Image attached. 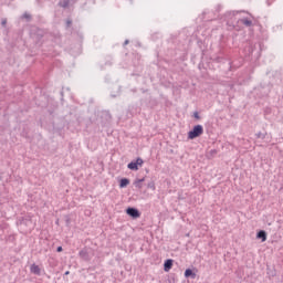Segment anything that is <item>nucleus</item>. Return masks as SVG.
Returning <instances> with one entry per match:
<instances>
[{"label":"nucleus","mask_w":283,"mask_h":283,"mask_svg":"<svg viewBox=\"0 0 283 283\" xmlns=\"http://www.w3.org/2000/svg\"><path fill=\"white\" fill-rule=\"evenodd\" d=\"M205 134V127L202 125H196L188 133V138L190 140H193L196 138H199V136H202Z\"/></svg>","instance_id":"obj_1"},{"label":"nucleus","mask_w":283,"mask_h":283,"mask_svg":"<svg viewBox=\"0 0 283 283\" xmlns=\"http://www.w3.org/2000/svg\"><path fill=\"white\" fill-rule=\"evenodd\" d=\"M78 255L85 262H90L92 260V251L90 249H83L78 252Z\"/></svg>","instance_id":"obj_2"},{"label":"nucleus","mask_w":283,"mask_h":283,"mask_svg":"<svg viewBox=\"0 0 283 283\" xmlns=\"http://www.w3.org/2000/svg\"><path fill=\"white\" fill-rule=\"evenodd\" d=\"M126 213L130 218H140V212L136 208H127Z\"/></svg>","instance_id":"obj_3"},{"label":"nucleus","mask_w":283,"mask_h":283,"mask_svg":"<svg viewBox=\"0 0 283 283\" xmlns=\"http://www.w3.org/2000/svg\"><path fill=\"white\" fill-rule=\"evenodd\" d=\"M171 266H174V260L167 259L164 263V271H166V273L171 271Z\"/></svg>","instance_id":"obj_4"},{"label":"nucleus","mask_w":283,"mask_h":283,"mask_svg":"<svg viewBox=\"0 0 283 283\" xmlns=\"http://www.w3.org/2000/svg\"><path fill=\"white\" fill-rule=\"evenodd\" d=\"M256 238H258V240H261L262 242H266V231L260 230L256 233Z\"/></svg>","instance_id":"obj_5"},{"label":"nucleus","mask_w":283,"mask_h":283,"mask_svg":"<svg viewBox=\"0 0 283 283\" xmlns=\"http://www.w3.org/2000/svg\"><path fill=\"white\" fill-rule=\"evenodd\" d=\"M30 271L34 275H41V268H39V265H36V264H32L30 268Z\"/></svg>","instance_id":"obj_6"},{"label":"nucleus","mask_w":283,"mask_h":283,"mask_svg":"<svg viewBox=\"0 0 283 283\" xmlns=\"http://www.w3.org/2000/svg\"><path fill=\"white\" fill-rule=\"evenodd\" d=\"M185 277H192V280H195L196 273H193V270L187 269V270L185 271Z\"/></svg>","instance_id":"obj_7"},{"label":"nucleus","mask_w":283,"mask_h":283,"mask_svg":"<svg viewBox=\"0 0 283 283\" xmlns=\"http://www.w3.org/2000/svg\"><path fill=\"white\" fill-rule=\"evenodd\" d=\"M240 21H241V23H243V25H245V28H251V25H253V21H251L247 18H243Z\"/></svg>","instance_id":"obj_8"},{"label":"nucleus","mask_w":283,"mask_h":283,"mask_svg":"<svg viewBox=\"0 0 283 283\" xmlns=\"http://www.w3.org/2000/svg\"><path fill=\"white\" fill-rule=\"evenodd\" d=\"M127 185H129V179H127V178L120 179V181H119L120 189H125V187H127Z\"/></svg>","instance_id":"obj_9"},{"label":"nucleus","mask_w":283,"mask_h":283,"mask_svg":"<svg viewBox=\"0 0 283 283\" xmlns=\"http://www.w3.org/2000/svg\"><path fill=\"white\" fill-rule=\"evenodd\" d=\"M127 167L132 170V171H138V167L136 165V161H130Z\"/></svg>","instance_id":"obj_10"},{"label":"nucleus","mask_w":283,"mask_h":283,"mask_svg":"<svg viewBox=\"0 0 283 283\" xmlns=\"http://www.w3.org/2000/svg\"><path fill=\"white\" fill-rule=\"evenodd\" d=\"M143 182H145V178L137 179L135 181V187H137V189H143Z\"/></svg>","instance_id":"obj_11"},{"label":"nucleus","mask_w":283,"mask_h":283,"mask_svg":"<svg viewBox=\"0 0 283 283\" xmlns=\"http://www.w3.org/2000/svg\"><path fill=\"white\" fill-rule=\"evenodd\" d=\"M73 0H63L60 2L61 8H67Z\"/></svg>","instance_id":"obj_12"},{"label":"nucleus","mask_w":283,"mask_h":283,"mask_svg":"<svg viewBox=\"0 0 283 283\" xmlns=\"http://www.w3.org/2000/svg\"><path fill=\"white\" fill-rule=\"evenodd\" d=\"M143 163H145L144 160H143V158H137V160L135 161V164L137 165V167H143Z\"/></svg>","instance_id":"obj_13"},{"label":"nucleus","mask_w":283,"mask_h":283,"mask_svg":"<svg viewBox=\"0 0 283 283\" xmlns=\"http://www.w3.org/2000/svg\"><path fill=\"white\" fill-rule=\"evenodd\" d=\"M256 138H262V139H264L265 136H264V134H262V133H258V134H256Z\"/></svg>","instance_id":"obj_14"},{"label":"nucleus","mask_w":283,"mask_h":283,"mask_svg":"<svg viewBox=\"0 0 283 283\" xmlns=\"http://www.w3.org/2000/svg\"><path fill=\"white\" fill-rule=\"evenodd\" d=\"M22 19H31V15L29 13H23Z\"/></svg>","instance_id":"obj_15"},{"label":"nucleus","mask_w":283,"mask_h":283,"mask_svg":"<svg viewBox=\"0 0 283 283\" xmlns=\"http://www.w3.org/2000/svg\"><path fill=\"white\" fill-rule=\"evenodd\" d=\"M7 23H8V20H6V19H3L2 21H1V25H7Z\"/></svg>","instance_id":"obj_16"},{"label":"nucleus","mask_w":283,"mask_h":283,"mask_svg":"<svg viewBox=\"0 0 283 283\" xmlns=\"http://www.w3.org/2000/svg\"><path fill=\"white\" fill-rule=\"evenodd\" d=\"M66 25H67V28H70L72 25V20H67Z\"/></svg>","instance_id":"obj_17"},{"label":"nucleus","mask_w":283,"mask_h":283,"mask_svg":"<svg viewBox=\"0 0 283 283\" xmlns=\"http://www.w3.org/2000/svg\"><path fill=\"white\" fill-rule=\"evenodd\" d=\"M56 251L57 253H61V251H63V247H57Z\"/></svg>","instance_id":"obj_18"},{"label":"nucleus","mask_w":283,"mask_h":283,"mask_svg":"<svg viewBox=\"0 0 283 283\" xmlns=\"http://www.w3.org/2000/svg\"><path fill=\"white\" fill-rule=\"evenodd\" d=\"M193 116H195V118H200V115L198 114V112H196V113L193 114Z\"/></svg>","instance_id":"obj_19"},{"label":"nucleus","mask_w":283,"mask_h":283,"mask_svg":"<svg viewBox=\"0 0 283 283\" xmlns=\"http://www.w3.org/2000/svg\"><path fill=\"white\" fill-rule=\"evenodd\" d=\"M148 187H149L150 189H155L154 184H149Z\"/></svg>","instance_id":"obj_20"},{"label":"nucleus","mask_w":283,"mask_h":283,"mask_svg":"<svg viewBox=\"0 0 283 283\" xmlns=\"http://www.w3.org/2000/svg\"><path fill=\"white\" fill-rule=\"evenodd\" d=\"M129 44V40H125L124 45H128Z\"/></svg>","instance_id":"obj_21"},{"label":"nucleus","mask_w":283,"mask_h":283,"mask_svg":"<svg viewBox=\"0 0 283 283\" xmlns=\"http://www.w3.org/2000/svg\"><path fill=\"white\" fill-rule=\"evenodd\" d=\"M64 275H70V271H66V272L64 273Z\"/></svg>","instance_id":"obj_22"}]
</instances>
